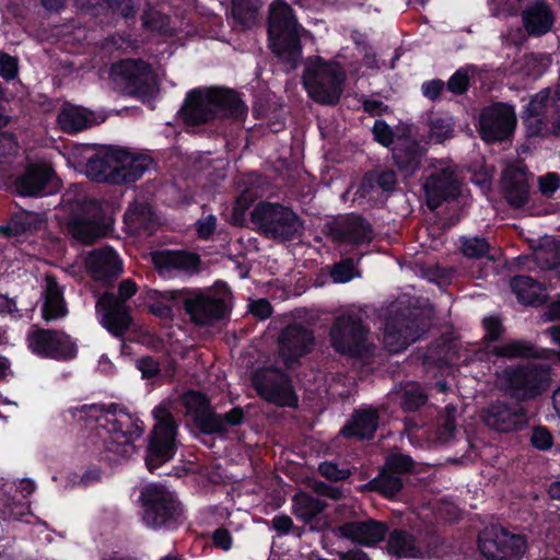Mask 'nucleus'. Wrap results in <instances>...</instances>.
Instances as JSON below:
<instances>
[{
	"label": "nucleus",
	"mask_w": 560,
	"mask_h": 560,
	"mask_svg": "<svg viewBox=\"0 0 560 560\" xmlns=\"http://www.w3.org/2000/svg\"><path fill=\"white\" fill-rule=\"evenodd\" d=\"M72 415L86 424L97 423L96 435L102 440L100 454H105V458L110 459L107 454L129 458L137 452L135 442L143 434V421L117 404H85L73 408Z\"/></svg>",
	"instance_id": "f257e3e1"
},
{
	"label": "nucleus",
	"mask_w": 560,
	"mask_h": 560,
	"mask_svg": "<svg viewBox=\"0 0 560 560\" xmlns=\"http://www.w3.org/2000/svg\"><path fill=\"white\" fill-rule=\"evenodd\" d=\"M178 114L186 126L197 127L219 118L242 120L247 114V106L232 89L198 88L186 94Z\"/></svg>",
	"instance_id": "f03ea898"
},
{
	"label": "nucleus",
	"mask_w": 560,
	"mask_h": 560,
	"mask_svg": "<svg viewBox=\"0 0 560 560\" xmlns=\"http://www.w3.org/2000/svg\"><path fill=\"white\" fill-rule=\"evenodd\" d=\"M500 390L524 405L542 396L551 384V370L546 364L508 365L497 374Z\"/></svg>",
	"instance_id": "7ed1b4c3"
},
{
	"label": "nucleus",
	"mask_w": 560,
	"mask_h": 560,
	"mask_svg": "<svg viewBox=\"0 0 560 560\" xmlns=\"http://www.w3.org/2000/svg\"><path fill=\"white\" fill-rule=\"evenodd\" d=\"M302 80L315 103L335 106L343 93L347 73L339 62L316 56L308 59Z\"/></svg>",
	"instance_id": "20e7f679"
},
{
	"label": "nucleus",
	"mask_w": 560,
	"mask_h": 560,
	"mask_svg": "<svg viewBox=\"0 0 560 560\" xmlns=\"http://www.w3.org/2000/svg\"><path fill=\"white\" fill-rule=\"evenodd\" d=\"M141 520L153 530H174L182 523L183 505L166 487L150 483L140 491Z\"/></svg>",
	"instance_id": "39448f33"
},
{
	"label": "nucleus",
	"mask_w": 560,
	"mask_h": 560,
	"mask_svg": "<svg viewBox=\"0 0 560 560\" xmlns=\"http://www.w3.org/2000/svg\"><path fill=\"white\" fill-rule=\"evenodd\" d=\"M250 221L260 235L279 243L298 238L304 230L303 219L280 202L259 201L250 212Z\"/></svg>",
	"instance_id": "423d86ee"
},
{
	"label": "nucleus",
	"mask_w": 560,
	"mask_h": 560,
	"mask_svg": "<svg viewBox=\"0 0 560 560\" xmlns=\"http://www.w3.org/2000/svg\"><path fill=\"white\" fill-rule=\"evenodd\" d=\"M282 8L270 13L268 20V43L271 52L283 63L294 69L302 58L300 24L292 9L281 2Z\"/></svg>",
	"instance_id": "0eeeda50"
},
{
	"label": "nucleus",
	"mask_w": 560,
	"mask_h": 560,
	"mask_svg": "<svg viewBox=\"0 0 560 560\" xmlns=\"http://www.w3.org/2000/svg\"><path fill=\"white\" fill-rule=\"evenodd\" d=\"M370 327L355 313H343L337 316L329 330L332 349L340 355L351 359L368 358L372 353L369 341Z\"/></svg>",
	"instance_id": "6e6552de"
},
{
	"label": "nucleus",
	"mask_w": 560,
	"mask_h": 560,
	"mask_svg": "<svg viewBox=\"0 0 560 560\" xmlns=\"http://www.w3.org/2000/svg\"><path fill=\"white\" fill-rule=\"evenodd\" d=\"M155 424L148 435L144 464L150 472H154L172 460L177 452V423L167 407L159 405L153 409Z\"/></svg>",
	"instance_id": "1a4fd4ad"
},
{
	"label": "nucleus",
	"mask_w": 560,
	"mask_h": 560,
	"mask_svg": "<svg viewBox=\"0 0 560 560\" xmlns=\"http://www.w3.org/2000/svg\"><path fill=\"white\" fill-rule=\"evenodd\" d=\"M112 224L100 200L84 199L71 212L67 229L75 241L90 245L106 236Z\"/></svg>",
	"instance_id": "9d476101"
},
{
	"label": "nucleus",
	"mask_w": 560,
	"mask_h": 560,
	"mask_svg": "<svg viewBox=\"0 0 560 560\" xmlns=\"http://www.w3.org/2000/svg\"><path fill=\"white\" fill-rule=\"evenodd\" d=\"M428 322L419 312L410 308H397L385 322L383 342L393 353L401 352L419 340L428 330Z\"/></svg>",
	"instance_id": "9b49d317"
},
{
	"label": "nucleus",
	"mask_w": 560,
	"mask_h": 560,
	"mask_svg": "<svg viewBox=\"0 0 560 560\" xmlns=\"http://www.w3.org/2000/svg\"><path fill=\"white\" fill-rule=\"evenodd\" d=\"M110 74L124 94L150 100L155 94L151 66L142 59H124L112 66Z\"/></svg>",
	"instance_id": "f8f14e48"
},
{
	"label": "nucleus",
	"mask_w": 560,
	"mask_h": 560,
	"mask_svg": "<svg viewBox=\"0 0 560 560\" xmlns=\"http://www.w3.org/2000/svg\"><path fill=\"white\" fill-rule=\"evenodd\" d=\"M182 310L199 327L212 326L228 314L226 296L205 293L199 289H182Z\"/></svg>",
	"instance_id": "ddd939ff"
},
{
	"label": "nucleus",
	"mask_w": 560,
	"mask_h": 560,
	"mask_svg": "<svg viewBox=\"0 0 560 560\" xmlns=\"http://www.w3.org/2000/svg\"><path fill=\"white\" fill-rule=\"evenodd\" d=\"M516 124L514 106L495 102L481 109L476 127L480 139L491 144L509 140L515 131Z\"/></svg>",
	"instance_id": "4468645a"
},
{
	"label": "nucleus",
	"mask_w": 560,
	"mask_h": 560,
	"mask_svg": "<svg viewBox=\"0 0 560 560\" xmlns=\"http://www.w3.org/2000/svg\"><path fill=\"white\" fill-rule=\"evenodd\" d=\"M252 383L258 396L279 407L296 408L299 397L290 376L278 369H262L253 374Z\"/></svg>",
	"instance_id": "2eb2a0df"
},
{
	"label": "nucleus",
	"mask_w": 560,
	"mask_h": 560,
	"mask_svg": "<svg viewBox=\"0 0 560 560\" xmlns=\"http://www.w3.org/2000/svg\"><path fill=\"white\" fill-rule=\"evenodd\" d=\"M478 549L489 560H521L527 544L524 536L501 526L486 528L478 535Z\"/></svg>",
	"instance_id": "dca6fc26"
},
{
	"label": "nucleus",
	"mask_w": 560,
	"mask_h": 560,
	"mask_svg": "<svg viewBox=\"0 0 560 560\" xmlns=\"http://www.w3.org/2000/svg\"><path fill=\"white\" fill-rule=\"evenodd\" d=\"M480 420L499 433L520 432L528 425V409L515 400L497 399L481 409Z\"/></svg>",
	"instance_id": "f3484780"
},
{
	"label": "nucleus",
	"mask_w": 560,
	"mask_h": 560,
	"mask_svg": "<svg viewBox=\"0 0 560 560\" xmlns=\"http://www.w3.org/2000/svg\"><path fill=\"white\" fill-rule=\"evenodd\" d=\"M27 347L39 358L57 361L74 359L78 348L65 331L49 328L32 327L27 332Z\"/></svg>",
	"instance_id": "a211bd4d"
},
{
	"label": "nucleus",
	"mask_w": 560,
	"mask_h": 560,
	"mask_svg": "<svg viewBox=\"0 0 560 560\" xmlns=\"http://www.w3.org/2000/svg\"><path fill=\"white\" fill-rule=\"evenodd\" d=\"M314 331L299 323L289 324L279 334L278 352L287 369L300 364L301 359L312 352Z\"/></svg>",
	"instance_id": "6ab92c4d"
},
{
	"label": "nucleus",
	"mask_w": 560,
	"mask_h": 560,
	"mask_svg": "<svg viewBox=\"0 0 560 560\" xmlns=\"http://www.w3.org/2000/svg\"><path fill=\"white\" fill-rule=\"evenodd\" d=\"M423 190L428 207L435 210L444 202L455 200L460 195V185L452 168L442 167L430 173L423 184Z\"/></svg>",
	"instance_id": "aec40b11"
},
{
	"label": "nucleus",
	"mask_w": 560,
	"mask_h": 560,
	"mask_svg": "<svg viewBox=\"0 0 560 560\" xmlns=\"http://www.w3.org/2000/svg\"><path fill=\"white\" fill-rule=\"evenodd\" d=\"M101 314L102 326L114 337L121 338L132 324L131 310L127 304L117 302L114 292H104L100 295L95 305Z\"/></svg>",
	"instance_id": "412c9836"
},
{
	"label": "nucleus",
	"mask_w": 560,
	"mask_h": 560,
	"mask_svg": "<svg viewBox=\"0 0 560 560\" xmlns=\"http://www.w3.org/2000/svg\"><path fill=\"white\" fill-rule=\"evenodd\" d=\"M340 537L352 544L364 547H376L384 541L388 533V524L374 518L353 520L338 526Z\"/></svg>",
	"instance_id": "4be33fe9"
},
{
	"label": "nucleus",
	"mask_w": 560,
	"mask_h": 560,
	"mask_svg": "<svg viewBox=\"0 0 560 560\" xmlns=\"http://www.w3.org/2000/svg\"><path fill=\"white\" fill-rule=\"evenodd\" d=\"M56 176L51 165L45 163H30L24 172L16 176L13 188L21 197H42L47 194L48 185Z\"/></svg>",
	"instance_id": "5701e85b"
},
{
	"label": "nucleus",
	"mask_w": 560,
	"mask_h": 560,
	"mask_svg": "<svg viewBox=\"0 0 560 560\" xmlns=\"http://www.w3.org/2000/svg\"><path fill=\"white\" fill-rule=\"evenodd\" d=\"M397 185V175L393 170L369 171L362 177L355 195L366 199L370 206L381 207L385 203L386 192H390Z\"/></svg>",
	"instance_id": "b1692460"
},
{
	"label": "nucleus",
	"mask_w": 560,
	"mask_h": 560,
	"mask_svg": "<svg viewBox=\"0 0 560 560\" xmlns=\"http://www.w3.org/2000/svg\"><path fill=\"white\" fill-rule=\"evenodd\" d=\"M86 266L91 277L105 287H112L122 272V261L112 247L92 250Z\"/></svg>",
	"instance_id": "393cba45"
},
{
	"label": "nucleus",
	"mask_w": 560,
	"mask_h": 560,
	"mask_svg": "<svg viewBox=\"0 0 560 560\" xmlns=\"http://www.w3.org/2000/svg\"><path fill=\"white\" fill-rule=\"evenodd\" d=\"M127 158L124 149L107 148L88 160L86 175L96 183L118 184L117 167Z\"/></svg>",
	"instance_id": "a878e982"
},
{
	"label": "nucleus",
	"mask_w": 560,
	"mask_h": 560,
	"mask_svg": "<svg viewBox=\"0 0 560 560\" xmlns=\"http://www.w3.org/2000/svg\"><path fill=\"white\" fill-rule=\"evenodd\" d=\"M329 234L337 243L362 245L372 242L373 229L364 217L350 213L332 225Z\"/></svg>",
	"instance_id": "bb28decb"
},
{
	"label": "nucleus",
	"mask_w": 560,
	"mask_h": 560,
	"mask_svg": "<svg viewBox=\"0 0 560 560\" xmlns=\"http://www.w3.org/2000/svg\"><path fill=\"white\" fill-rule=\"evenodd\" d=\"M524 31L537 38L549 33L555 24V14L546 0H534L521 12Z\"/></svg>",
	"instance_id": "cd10ccee"
},
{
	"label": "nucleus",
	"mask_w": 560,
	"mask_h": 560,
	"mask_svg": "<svg viewBox=\"0 0 560 560\" xmlns=\"http://www.w3.org/2000/svg\"><path fill=\"white\" fill-rule=\"evenodd\" d=\"M378 422L380 415L375 408L354 409L350 418L340 429L339 434L345 439L370 441L374 439Z\"/></svg>",
	"instance_id": "c85d7f7f"
},
{
	"label": "nucleus",
	"mask_w": 560,
	"mask_h": 560,
	"mask_svg": "<svg viewBox=\"0 0 560 560\" xmlns=\"http://www.w3.org/2000/svg\"><path fill=\"white\" fill-rule=\"evenodd\" d=\"M154 267L160 273L172 271L197 272L201 264L200 256L188 250H158L152 255Z\"/></svg>",
	"instance_id": "c756f323"
},
{
	"label": "nucleus",
	"mask_w": 560,
	"mask_h": 560,
	"mask_svg": "<svg viewBox=\"0 0 560 560\" xmlns=\"http://www.w3.org/2000/svg\"><path fill=\"white\" fill-rule=\"evenodd\" d=\"M145 302L150 314L162 320H173L175 311L182 310L180 290L150 289L145 293Z\"/></svg>",
	"instance_id": "7c9ffc66"
},
{
	"label": "nucleus",
	"mask_w": 560,
	"mask_h": 560,
	"mask_svg": "<svg viewBox=\"0 0 560 560\" xmlns=\"http://www.w3.org/2000/svg\"><path fill=\"white\" fill-rule=\"evenodd\" d=\"M490 352L497 358L513 359H542L550 360L555 355V350L539 348L535 343L515 339L492 347Z\"/></svg>",
	"instance_id": "2f4dec72"
},
{
	"label": "nucleus",
	"mask_w": 560,
	"mask_h": 560,
	"mask_svg": "<svg viewBox=\"0 0 560 560\" xmlns=\"http://www.w3.org/2000/svg\"><path fill=\"white\" fill-rule=\"evenodd\" d=\"M427 150L415 140H405L394 147L393 160L405 177L412 176L421 166Z\"/></svg>",
	"instance_id": "473e14b6"
},
{
	"label": "nucleus",
	"mask_w": 560,
	"mask_h": 560,
	"mask_svg": "<svg viewBox=\"0 0 560 560\" xmlns=\"http://www.w3.org/2000/svg\"><path fill=\"white\" fill-rule=\"evenodd\" d=\"M385 550L397 559H415L421 555L416 536L404 528L388 529Z\"/></svg>",
	"instance_id": "72a5a7b5"
},
{
	"label": "nucleus",
	"mask_w": 560,
	"mask_h": 560,
	"mask_svg": "<svg viewBox=\"0 0 560 560\" xmlns=\"http://www.w3.org/2000/svg\"><path fill=\"white\" fill-rule=\"evenodd\" d=\"M510 287L517 301L524 305L540 306L547 302V295L542 293L545 288L530 276L516 275L512 277Z\"/></svg>",
	"instance_id": "f704fd0d"
},
{
	"label": "nucleus",
	"mask_w": 560,
	"mask_h": 560,
	"mask_svg": "<svg viewBox=\"0 0 560 560\" xmlns=\"http://www.w3.org/2000/svg\"><path fill=\"white\" fill-rule=\"evenodd\" d=\"M68 313L63 290L58 284L55 277L47 276L46 288L44 291V302L42 305V316L46 322H52L65 317Z\"/></svg>",
	"instance_id": "c9c22d12"
},
{
	"label": "nucleus",
	"mask_w": 560,
	"mask_h": 560,
	"mask_svg": "<svg viewBox=\"0 0 560 560\" xmlns=\"http://www.w3.org/2000/svg\"><path fill=\"white\" fill-rule=\"evenodd\" d=\"M93 113L82 106L66 103L60 109L57 121L61 130L74 135L93 125Z\"/></svg>",
	"instance_id": "e433bc0d"
},
{
	"label": "nucleus",
	"mask_w": 560,
	"mask_h": 560,
	"mask_svg": "<svg viewBox=\"0 0 560 560\" xmlns=\"http://www.w3.org/2000/svg\"><path fill=\"white\" fill-rule=\"evenodd\" d=\"M502 180L506 202L516 209L524 207L529 199V184L525 174L518 171L504 173Z\"/></svg>",
	"instance_id": "4c0bfd02"
},
{
	"label": "nucleus",
	"mask_w": 560,
	"mask_h": 560,
	"mask_svg": "<svg viewBox=\"0 0 560 560\" xmlns=\"http://www.w3.org/2000/svg\"><path fill=\"white\" fill-rule=\"evenodd\" d=\"M326 508L327 503L325 501L305 491H300L292 498V513L304 524H310L322 514Z\"/></svg>",
	"instance_id": "58836bf2"
},
{
	"label": "nucleus",
	"mask_w": 560,
	"mask_h": 560,
	"mask_svg": "<svg viewBox=\"0 0 560 560\" xmlns=\"http://www.w3.org/2000/svg\"><path fill=\"white\" fill-rule=\"evenodd\" d=\"M153 163L152 158L144 154H139L136 156H131L129 152H127V158H125L124 162H119L117 172H118V184H131L140 179L145 171Z\"/></svg>",
	"instance_id": "ea45409f"
},
{
	"label": "nucleus",
	"mask_w": 560,
	"mask_h": 560,
	"mask_svg": "<svg viewBox=\"0 0 560 560\" xmlns=\"http://www.w3.org/2000/svg\"><path fill=\"white\" fill-rule=\"evenodd\" d=\"M404 488L401 477L387 471L383 466L378 475L364 485V489L381 494L386 499L395 498Z\"/></svg>",
	"instance_id": "a19ab883"
},
{
	"label": "nucleus",
	"mask_w": 560,
	"mask_h": 560,
	"mask_svg": "<svg viewBox=\"0 0 560 560\" xmlns=\"http://www.w3.org/2000/svg\"><path fill=\"white\" fill-rule=\"evenodd\" d=\"M34 230H37L35 215L28 211L13 213L0 225V234L4 237H19Z\"/></svg>",
	"instance_id": "79ce46f5"
},
{
	"label": "nucleus",
	"mask_w": 560,
	"mask_h": 560,
	"mask_svg": "<svg viewBox=\"0 0 560 560\" xmlns=\"http://www.w3.org/2000/svg\"><path fill=\"white\" fill-rule=\"evenodd\" d=\"M454 119L447 114H434L429 118L430 137L436 143H443L445 140L454 137Z\"/></svg>",
	"instance_id": "37998d69"
},
{
	"label": "nucleus",
	"mask_w": 560,
	"mask_h": 560,
	"mask_svg": "<svg viewBox=\"0 0 560 560\" xmlns=\"http://www.w3.org/2000/svg\"><path fill=\"white\" fill-rule=\"evenodd\" d=\"M261 0H232V16L238 24L250 26L256 22Z\"/></svg>",
	"instance_id": "c03bdc74"
},
{
	"label": "nucleus",
	"mask_w": 560,
	"mask_h": 560,
	"mask_svg": "<svg viewBox=\"0 0 560 560\" xmlns=\"http://www.w3.org/2000/svg\"><path fill=\"white\" fill-rule=\"evenodd\" d=\"M462 254L471 259L490 258L491 245L483 236H460L458 240Z\"/></svg>",
	"instance_id": "a18cd8bd"
},
{
	"label": "nucleus",
	"mask_w": 560,
	"mask_h": 560,
	"mask_svg": "<svg viewBox=\"0 0 560 560\" xmlns=\"http://www.w3.org/2000/svg\"><path fill=\"white\" fill-rule=\"evenodd\" d=\"M415 460L408 454L400 452L389 453L384 460L383 467L392 474L401 477L411 474L415 470Z\"/></svg>",
	"instance_id": "49530a36"
},
{
	"label": "nucleus",
	"mask_w": 560,
	"mask_h": 560,
	"mask_svg": "<svg viewBox=\"0 0 560 560\" xmlns=\"http://www.w3.org/2000/svg\"><path fill=\"white\" fill-rule=\"evenodd\" d=\"M192 423L202 434H225V429L222 427V423L220 421V413H218L213 407H211L205 413L199 415L192 421Z\"/></svg>",
	"instance_id": "de8ad7c7"
},
{
	"label": "nucleus",
	"mask_w": 560,
	"mask_h": 560,
	"mask_svg": "<svg viewBox=\"0 0 560 560\" xmlns=\"http://www.w3.org/2000/svg\"><path fill=\"white\" fill-rule=\"evenodd\" d=\"M183 404L194 421L199 415L205 413L211 406L210 398L199 390H188L183 396Z\"/></svg>",
	"instance_id": "09e8293b"
},
{
	"label": "nucleus",
	"mask_w": 560,
	"mask_h": 560,
	"mask_svg": "<svg viewBox=\"0 0 560 560\" xmlns=\"http://www.w3.org/2000/svg\"><path fill=\"white\" fill-rule=\"evenodd\" d=\"M428 401V396L418 385L407 387L401 395V408L405 411L412 412L424 406Z\"/></svg>",
	"instance_id": "8fccbe9b"
},
{
	"label": "nucleus",
	"mask_w": 560,
	"mask_h": 560,
	"mask_svg": "<svg viewBox=\"0 0 560 560\" xmlns=\"http://www.w3.org/2000/svg\"><path fill=\"white\" fill-rule=\"evenodd\" d=\"M271 529L278 536L293 535L298 538H301L305 532L303 526H295L292 518L287 514L275 515L271 520Z\"/></svg>",
	"instance_id": "3c124183"
},
{
	"label": "nucleus",
	"mask_w": 560,
	"mask_h": 560,
	"mask_svg": "<svg viewBox=\"0 0 560 560\" xmlns=\"http://www.w3.org/2000/svg\"><path fill=\"white\" fill-rule=\"evenodd\" d=\"M125 217L126 220L130 221L137 228L145 231L150 230L154 223V213L147 206H137L135 209H129Z\"/></svg>",
	"instance_id": "603ef678"
},
{
	"label": "nucleus",
	"mask_w": 560,
	"mask_h": 560,
	"mask_svg": "<svg viewBox=\"0 0 560 560\" xmlns=\"http://www.w3.org/2000/svg\"><path fill=\"white\" fill-rule=\"evenodd\" d=\"M362 254L359 255L358 258L348 257L341 259L339 262L335 264L331 276L336 282L346 283L352 280L354 276V266L360 261Z\"/></svg>",
	"instance_id": "864d4df0"
},
{
	"label": "nucleus",
	"mask_w": 560,
	"mask_h": 560,
	"mask_svg": "<svg viewBox=\"0 0 560 560\" xmlns=\"http://www.w3.org/2000/svg\"><path fill=\"white\" fill-rule=\"evenodd\" d=\"M550 104V90L545 89L535 94L530 101L524 106L523 115L525 116H544L547 106Z\"/></svg>",
	"instance_id": "5fc2aeb1"
},
{
	"label": "nucleus",
	"mask_w": 560,
	"mask_h": 560,
	"mask_svg": "<svg viewBox=\"0 0 560 560\" xmlns=\"http://www.w3.org/2000/svg\"><path fill=\"white\" fill-rule=\"evenodd\" d=\"M446 90L455 95H464L470 86V78L464 68L457 69L445 83Z\"/></svg>",
	"instance_id": "6e6d98bb"
},
{
	"label": "nucleus",
	"mask_w": 560,
	"mask_h": 560,
	"mask_svg": "<svg viewBox=\"0 0 560 560\" xmlns=\"http://www.w3.org/2000/svg\"><path fill=\"white\" fill-rule=\"evenodd\" d=\"M143 26L160 35L172 36L174 30L170 26V19L166 15L154 13L152 15L145 14L143 18Z\"/></svg>",
	"instance_id": "4d7b16f0"
},
{
	"label": "nucleus",
	"mask_w": 560,
	"mask_h": 560,
	"mask_svg": "<svg viewBox=\"0 0 560 560\" xmlns=\"http://www.w3.org/2000/svg\"><path fill=\"white\" fill-rule=\"evenodd\" d=\"M530 445L538 451H548L553 445V435L545 425H535L532 429Z\"/></svg>",
	"instance_id": "13d9d810"
},
{
	"label": "nucleus",
	"mask_w": 560,
	"mask_h": 560,
	"mask_svg": "<svg viewBox=\"0 0 560 560\" xmlns=\"http://www.w3.org/2000/svg\"><path fill=\"white\" fill-rule=\"evenodd\" d=\"M318 472L329 481H343L351 476V471L347 468H340L334 462H323L318 466Z\"/></svg>",
	"instance_id": "bf43d9fd"
},
{
	"label": "nucleus",
	"mask_w": 560,
	"mask_h": 560,
	"mask_svg": "<svg viewBox=\"0 0 560 560\" xmlns=\"http://www.w3.org/2000/svg\"><path fill=\"white\" fill-rule=\"evenodd\" d=\"M135 365L141 372V377L143 380L156 377L161 373L160 361L151 355H144L137 359Z\"/></svg>",
	"instance_id": "052dcab7"
},
{
	"label": "nucleus",
	"mask_w": 560,
	"mask_h": 560,
	"mask_svg": "<svg viewBox=\"0 0 560 560\" xmlns=\"http://www.w3.org/2000/svg\"><path fill=\"white\" fill-rule=\"evenodd\" d=\"M104 2L113 13H117L124 19L133 18L139 4V0H104Z\"/></svg>",
	"instance_id": "680f3d73"
},
{
	"label": "nucleus",
	"mask_w": 560,
	"mask_h": 560,
	"mask_svg": "<svg viewBox=\"0 0 560 560\" xmlns=\"http://www.w3.org/2000/svg\"><path fill=\"white\" fill-rule=\"evenodd\" d=\"M485 328V339L488 342H497L505 331L502 320L499 316H488L482 320Z\"/></svg>",
	"instance_id": "e2e57ef3"
},
{
	"label": "nucleus",
	"mask_w": 560,
	"mask_h": 560,
	"mask_svg": "<svg viewBox=\"0 0 560 560\" xmlns=\"http://www.w3.org/2000/svg\"><path fill=\"white\" fill-rule=\"evenodd\" d=\"M374 140L383 147H389L394 142V131L383 119H376L372 128Z\"/></svg>",
	"instance_id": "0e129e2a"
},
{
	"label": "nucleus",
	"mask_w": 560,
	"mask_h": 560,
	"mask_svg": "<svg viewBox=\"0 0 560 560\" xmlns=\"http://www.w3.org/2000/svg\"><path fill=\"white\" fill-rule=\"evenodd\" d=\"M245 411L240 406L233 407L225 413H220V421L225 429V433H228L231 428L242 425L245 422Z\"/></svg>",
	"instance_id": "69168bd1"
},
{
	"label": "nucleus",
	"mask_w": 560,
	"mask_h": 560,
	"mask_svg": "<svg viewBox=\"0 0 560 560\" xmlns=\"http://www.w3.org/2000/svg\"><path fill=\"white\" fill-rule=\"evenodd\" d=\"M525 127V136L527 139L539 138L544 136L546 121L544 116H522Z\"/></svg>",
	"instance_id": "338daca9"
},
{
	"label": "nucleus",
	"mask_w": 560,
	"mask_h": 560,
	"mask_svg": "<svg viewBox=\"0 0 560 560\" xmlns=\"http://www.w3.org/2000/svg\"><path fill=\"white\" fill-rule=\"evenodd\" d=\"M196 234L199 240H210L217 230V217L214 214H208L197 220Z\"/></svg>",
	"instance_id": "774afa93"
}]
</instances>
